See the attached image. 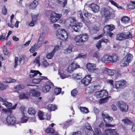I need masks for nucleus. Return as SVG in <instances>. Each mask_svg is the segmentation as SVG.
Listing matches in <instances>:
<instances>
[{"label": "nucleus", "mask_w": 135, "mask_h": 135, "mask_svg": "<svg viewBox=\"0 0 135 135\" xmlns=\"http://www.w3.org/2000/svg\"><path fill=\"white\" fill-rule=\"evenodd\" d=\"M61 14H58L54 12L51 13L50 15V20L52 23H54L59 20L61 17Z\"/></svg>", "instance_id": "9"}, {"label": "nucleus", "mask_w": 135, "mask_h": 135, "mask_svg": "<svg viewBox=\"0 0 135 135\" xmlns=\"http://www.w3.org/2000/svg\"><path fill=\"white\" fill-rule=\"evenodd\" d=\"M40 57L39 56H38L36 57L35 60H34V61L33 62V63L35 64H39L38 66H39L40 65Z\"/></svg>", "instance_id": "53"}, {"label": "nucleus", "mask_w": 135, "mask_h": 135, "mask_svg": "<svg viewBox=\"0 0 135 135\" xmlns=\"http://www.w3.org/2000/svg\"><path fill=\"white\" fill-rule=\"evenodd\" d=\"M126 81L124 80H121L118 81H116L115 83L114 88L117 90L122 89L126 86Z\"/></svg>", "instance_id": "6"}, {"label": "nucleus", "mask_w": 135, "mask_h": 135, "mask_svg": "<svg viewBox=\"0 0 135 135\" xmlns=\"http://www.w3.org/2000/svg\"><path fill=\"white\" fill-rule=\"evenodd\" d=\"M122 121L124 123L127 124H131L132 122L129 119L127 118L126 119H123L122 120Z\"/></svg>", "instance_id": "51"}, {"label": "nucleus", "mask_w": 135, "mask_h": 135, "mask_svg": "<svg viewBox=\"0 0 135 135\" xmlns=\"http://www.w3.org/2000/svg\"><path fill=\"white\" fill-rule=\"evenodd\" d=\"M33 97H38L40 95L41 93L39 92L36 91L35 89L31 90L29 92H27L25 93H21L19 94L18 97L19 99H28V97L31 96V94Z\"/></svg>", "instance_id": "1"}, {"label": "nucleus", "mask_w": 135, "mask_h": 135, "mask_svg": "<svg viewBox=\"0 0 135 135\" xmlns=\"http://www.w3.org/2000/svg\"><path fill=\"white\" fill-rule=\"evenodd\" d=\"M84 15L86 17L88 18H90L91 17L92 15L91 13H88V12L85 11Z\"/></svg>", "instance_id": "50"}, {"label": "nucleus", "mask_w": 135, "mask_h": 135, "mask_svg": "<svg viewBox=\"0 0 135 135\" xmlns=\"http://www.w3.org/2000/svg\"><path fill=\"white\" fill-rule=\"evenodd\" d=\"M2 12L3 14L4 15L7 14V9L6 8L5 6H4L3 8L2 9Z\"/></svg>", "instance_id": "55"}, {"label": "nucleus", "mask_w": 135, "mask_h": 135, "mask_svg": "<svg viewBox=\"0 0 135 135\" xmlns=\"http://www.w3.org/2000/svg\"><path fill=\"white\" fill-rule=\"evenodd\" d=\"M25 87V86L22 84L18 85L14 87V88L17 90H21L23 89Z\"/></svg>", "instance_id": "33"}, {"label": "nucleus", "mask_w": 135, "mask_h": 135, "mask_svg": "<svg viewBox=\"0 0 135 135\" xmlns=\"http://www.w3.org/2000/svg\"><path fill=\"white\" fill-rule=\"evenodd\" d=\"M5 102L3 104L6 107L9 108L12 106V104L11 103L8 102H7L6 100Z\"/></svg>", "instance_id": "54"}, {"label": "nucleus", "mask_w": 135, "mask_h": 135, "mask_svg": "<svg viewBox=\"0 0 135 135\" xmlns=\"http://www.w3.org/2000/svg\"><path fill=\"white\" fill-rule=\"evenodd\" d=\"M101 41L100 40L98 41L97 43L96 44V46L98 49H100L101 47Z\"/></svg>", "instance_id": "62"}, {"label": "nucleus", "mask_w": 135, "mask_h": 135, "mask_svg": "<svg viewBox=\"0 0 135 135\" xmlns=\"http://www.w3.org/2000/svg\"><path fill=\"white\" fill-rule=\"evenodd\" d=\"M124 37V40L128 39L132 37V35L131 33L129 32H123Z\"/></svg>", "instance_id": "32"}, {"label": "nucleus", "mask_w": 135, "mask_h": 135, "mask_svg": "<svg viewBox=\"0 0 135 135\" xmlns=\"http://www.w3.org/2000/svg\"><path fill=\"white\" fill-rule=\"evenodd\" d=\"M3 81L4 82L6 83H10L15 82L16 81V80L15 79L9 78L4 80Z\"/></svg>", "instance_id": "38"}, {"label": "nucleus", "mask_w": 135, "mask_h": 135, "mask_svg": "<svg viewBox=\"0 0 135 135\" xmlns=\"http://www.w3.org/2000/svg\"><path fill=\"white\" fill-rule=\"evenodd\" d=\"M57 37L64 41H66L68 37L67 33L64 29H60L57 31Z\"/></svg>", "instance_id": "3"}, {"label": "nucleus", "mask_w": 135, "mask_h": 135, "mask_svg": "<svg viewBox=\"0 0 135 135\" xmlns=\"http://www.w3.org/2000/svg\"><path fill=\"white\" fill-rule=\"evenodd\" d=\"M117 105L120 110L124 112H126L128 110V106L124 102L122 101H117Z\"/></svg>", "instance_id": "5"}, {"label": "nucleus", "mask_w": 135, "mask_h": 135, "mask_svg": "<svg viewBox=\"0 0 135 135\" xmlns=\"http://www.w3.org/2000/svg\"><path fill=\"white\" fill-rule=\"evenodd\" d=\"M73 47L72 46H69L68 48L65 50L64 53L66 54L71 53L72 51Z\"/></svg>", "instance_id": "42"}, {"label": "nucleus", "mask_w": 135, "mask_h": 135, "mask_svg": "<svg viewBox=\"0 0 135 135\" xmlns=\"http://www.w3.org/2000/svg\"><path fill=\"white\" fill-rule=\"evenodd\" d=\"M54 54L52 51L47 54L46 56V58L48 59H51L53 57Z\"/></svg>", "instance_id": "46"}, {"label": "nucleus", "mask_w": 135, "mask_h": 135, "mask_svg": "<svg viewBox=\"0 0 135 135\" xmlns=\"http://www.w3.org/2000/svg\"><path fill=\"white\" fill-rule=\"evenodd\" d=\"M99 30V28L98 27L95 26L91 28V32L93 31L94 33H96L97 31H98Z\"/></svg>", "instance_id": "49"}, {"label": "nucleus", "mask_w": 135, "mask_h": 135, "mask_svg": "<svg viewBox=\"0 0 135 135\" xmlns=\"http://www.w3.org/2000/svg\"><path fill=\"white\" fill-rule=\"evenodd\" d=\"M102 116L103 118L104 121L106 123H110L113 120V118L109 116L108 114H106L102 113Z\"/></svg>", "instance_id": "17"}, {"label": "nucleus", "mask_w": 135, "mask_h": 135, "mask_svg": "<svg viewBox=\"0 0 135 135\" xmlns=\"http://www.w3.org/2000/svg\"><path fill=\"white\" fill-rule=\"evenodd\" d=\"M43 113L40 111H39L38 113V116L40 119L41 120H43L44 119H46L47 120H49L51 118V116L50 115H48L47 114L46 115V118H45L43 117Z\"/></svg>", "instance_id": "20"}, {"label": "nucleus", "mask_w": 135, "mask_h": 135, "mask_svg": "<svg viewBox=\"0 0 135 135\" xmlns=\"http://www.w3.org/2000/svg\"><path fill=\"white\" fill-rule=\"evenodd\" d=\"M124 57L129 63L133 59L132 55L129 53H127L126 55Z\"/></svg>", "instance_id": "30"}, {"label": "nucleus", "mask_w": 135, "mask_h": 135, "mask_svg": "<svg viewBox=\"0 0 135 135\" xmlns=\"http://www.w3.org/2000/svg\"><path fill=\"white\" fill-rule=\"evenodd\" d=\"M7 86L4 85L3 84L0 82V91H3L6 89Z\"/></svg>", "instance_id": "47"}, {"label": "nucleus", "mask_w": 135, "mask_h": 135, "mask_svg": "<svg viewBox=\"0 0 135 135\" xmlns=\"http://www.w3.org/2000/svg\"><path fill=\"white\" fill-rule=\"evenodd\" d=\"M131 2L132 3H130L128 5V6L129 9H134L135 8V2L131 1Z\"/></svg>", "instance_id": "43"}, {"label": "nucleus", "mask_w": 135, "mask_h": 135, "mask_svg": "<svg viewBox=\"0 0 135 135\" xmlns=\"http://www.w3.org/2000/svg\"><path fill=\"white\" fill-rule=\"evenodd\" d=\"M104 134V135H119L117 130L111 128L105 129Z\"/></svg>", "instance_id": "13"}, {"label": "nucleus", "mask_w": 135, "mask_h": 135, "mask_svg": "<svg viewBox=\"0 0 135 135\" xmlns=\"http://www.w3.org/2000/svg\"><path fill=\"white\" fill-rule=\"evenodd\" d=\"M124 32L120 33L117 35L116 39L119 41H122L124 40Z\"/></svg>", "instance_id": "24"}, {"label": "nucleus", "mask_w": 135, "mask_h": 135, "mask_svg": "<svg viewBox=\"0 0 135 135\" xmlns=\"http://www.w3.org/2000/svg\"><path fill=\"white\" fill-rule=\"evenodd\" d=\"M45 132L47 134H49L50 133L53 134L54 133V129L52 128L49 127L47 128L45 131Z\"/></svg>", "instance_id": "40"}, {"label": "nucleus", "mask_w": 135, "mask_h": 135, "mask_svg": "<svg viewBox=\"0 0 135 135\" xmlns=\"http://www.w3.org/2000/svg\"><path fill=\"white\" fill-rule=\"evenodd\" d=\"M78 91L76 89H75L72 90L71 92V94L72 96L75 97L78 94Z\"/></svg>", "instance_id": "48"}, {"label": "nucleus", "mask_w": 135, "mask_h": 135, "mask_svg": "<svg viewBox=\"0 0 135 135\" xmlns=\"http://www.w3.org/2000/svg\"><path fill=\"white\" fill-rule=\"evenodd\" d=\"M59 49V45L56 46L55 47L53 50L52 51V52L55 54V53L56 51H58Z\"/></svg>", "instance_id": "64"}, {"label": "nucleus", "mask_w": 135, "mask_h": 135, "mask_svg": "<svg viewBox=\"0 0 135 135\" xmlns=\"http://www.w3.org/2000/svg\"><path fill=\"white\" fill-rule=\"evenodd\" d=\"M102 71L104 75H108L109 76H113L116 73L114 70L110 69L107 68H103Z\"/></svg>", "instance_id": "11"}, {"label": "nucleus", "mask_w": 135, "mask_h": 135, "mask_svg": "<svg viewBox=\"0 0 135 135\" xmlns=\"http://www.w3.org/2000/svg\"><path fill=\"white\" fill-rule=\"evenodd\" d=\"M61 89L60 88H56L54 89V93L56 95L59 94L61 93Z\"/></svg>", "instance_id": "39"}, {"label": "nucleus", "mask_w": 135, "mask_h": 135, "mask_svg": "<svg viewBox=\"0 0 135 135\" xmlns=\"http://www.w3.org/2000/svg\"><path fill=\"white\" fill-rule=\"evenodd\" d=\"M54 86V84L50 81H47L44 85L42 88V91L45 93L49 91L51 87Z\"/></svg>", "instance_id": "7"}, {"label": "nucleus", "mask_w": 135, "mask_h": 135, "mask_svg": "<svg viewBox=\"0 0 135 135\" xmlns=\"http://www.w3.org/2000/svg\"><path fill=\"white\" fill-rule=\"evenodd\" d=\"M112 5L117 7L119 9H123L122 6H120L118 4L116 3L115 2L113 3V4Z\"/></svg>", "instance_id": "57"}, {"label": "nucleus", "mask_w": 135, "mask_h": 135, "mask_svg": "<svg viewBox=\"0 0 135 135\" xmlns=\"http://www.w3.org/2000/svg\"><path fill=\"white\" fill-rule=\"evenodd\" d=\"M37 3L36 2V1H34L31 4V6L33 8H36L37 6Z\"/></svg>", "instance_id": "59"}, {"label": "nucleus", "mask_w": 135, "mask_h": 135, "mask_svg": "<svg viewBox=\"0 0 135 135\" xmlns=\"http://www.w3.org/2000/svg\"><path fill=\"white\" fill-rule=\"evenodd\" d=\"M101 14L102 16L105 17V20L107 21L110 18L111 15V13L108 9L106 8H102L101 11Z\"/></svg>", "instance_id": "8"}, {"label": "nucleus", "mask_w": 135, "mask_h": 135, "mask_svg": "<svg viewBox=\"0 0 135 135\" xmlns=\"http://www.w3.org/2000/svg\"><path fill=\"white\" fill-rule=\"evenodd\" d=\"M129 63V62L124 57L123 58L120 62L121 66H128Z\"/></svg>", "instance_id": "28"}, {"label": "nucleus", "mask_w": 135, "mask_h": 135, "mask_svg": "<svg viewBox=\"0 0 135 135\" xmlns=\"http://www.w3.org/2000/svg\"><path fill=\"white\" fill-rule=\"evenodd\" d=\"M88 39V35L86 33H85L76 36L74 38V40L77 45L80 46L86 42Z\"/></svg>", "instance_id": "2"}, {"label": "nucleus", "mask_w": 135, "mask_h": 135, "mask_svg": "<svg viewBox=\"0 0 135 135\" xmlns=\"http://www.w3.org/2000/svg\"><path fill=\"white\" fill-rule=\"evenodd\" d=\"M28 120L27 117H25L24 115L21 118V121L23 123L26 122Z\"/></svg>", "instance_id": "58"}, {"label": "nucleus", "mask_w": 135, "mask_h": 135, "mask_svg": "<svg viewBox=\"0 0 135 135\" xmlns=\"http://www.w3.org/2000/svg\"><path fill=\"white\" fill-rule=\"evenodd\" d=\"M109 55H105L102 58L101 61L105 63L110 62Z\"/></svg>", "instance_id": "23"}, {"label": "nucleus", "mask_w": 135, "mask_h": 135, "mask_svg": "<svg viewBox=\"0 0 135 135\" xmlns=\"http://www.w3.org/2000/svg\"><path fill=\"white\" fill-rule=\"evenodd\" d=\"M41 78L38 79H35L32 80L33 83L36 84H38L40 82H45V81H47L48 80V79L45 76H41Z\"/></svg>", "instance_id": "18"}, {"label": "nucleus", "mask_w": 135, "mask_h": 135, "mask_svg": "<svg viewBox=\"0 0 135 135\" xmlns=\"http://www.w3.org/2000/svg\"><path fill=\"white\" fill-rule=\"evenodd\" d=\"M47 108L49 110L54 111L57 109V107L55 105L49 104L48 105Z\"/></svg>", "instance_id": "31"}, {"label": "nucleus", "mask_w": 135, "mask_h": 135, "mask_svg": "<svg viewBox=\"0 0 135 135\" xmlns=\"http://www.w3.org/2000/svg\"><path fill=\"white\" fill-rule=\"evenodd\" d=\"M91 80V76H85L81 80V82L85 86H86L90 83Z\"/></svg>", "instance_id": "16"}, {"label": "nucleus", "mask_w": 135, "mask_h": 135, "mask_svg": "<svg viewBox=\"0 0 135 135\" xmlns=\"http://www.w3.org/2000/svg\"><path fill=\"white\" fill-rule=\"evenodd\" d=\"M30 73L33 74H30V76H36L38 74H39L40 76L42 75V74L38 70H31Z\"/></svg>", "instance_id": "35"}, {"label": "nucleus", "mask_w": 135, "mask_h": 135, "mask_svg": "<svg viewBox=\"0 0 135 135\" xmlns=\"http://www.w3.org/2000/svg\"><path fill=\"white\" fill-rule=\"evenodd\" d=\"M115 28L113 24L106 25L104 28V35H105L107 34L108 32L112 31L115 29Z\"/></svg>", "instance_id": "12"}, {"label": "nucleus", "mask_w": 135, "mask_h": 135, "mask_svg": "<svg viewBox=\"0 0 135 135\" xmlns=\"http://www.w3.org/2000/svg\"><path fill=\"white\" fill-rule=\"evenodd\" d=\"M68 20L70 22V25L71 26L73 27L76 24V21L75 19V18L73 17L69 18L68 19Z\"/></svg>", "instance_id": "27"}, {"label": "nucleus", "mask_w": 135, "mask_h": 135, "mask_svg": "<svg viewBox=\"0 0 135 135\" xmlns=\"http://www.w3.org/2000/svg\"><path fill=\"white\" fill-rule=\"evenodd\" d=\"M40 36L44 37L46 34L47 33V29L45 28H41L40 30Z\"/></svg>", "instance_id": "29"}, {"label": "nucleus", "mask_w": 135, "mask_h": 135, "mask_svg": "<svg viewBox=\"0 0 135 135\" xmlns=\"http://www.w3.org/2000/svg\"><path fill=\"white\" fill-rule=\"evenodd\" d=\"M129 20V18L127 16H124L121 19V21L125 23L128 22Z\"/></svg>", "instance_id": "41"}, {"label": "nucleus", "mask_w": 135, "mask_h": 135, "mask_svg": "<svg viewBox=\"0 0 135 135\" xmlns=\"http://www.w3.org/2000/svg\"><path fill=\"white\" fill-rule=\"evenodd\" d=\"M78 16H79V18L80 19L81 21L85 23V21L82 15V12L81 11H79L78 12Z\"/></svg>", "instance_id": "44"}, {"label": "nucleus", "mask_w": 135, "mask_h": 135, "mask_svg": "<svg viewBox=\"0 0 135 135\" xmlns=\"http://www.w3.org/2000/svg\"><path fill=\"white\" fill-rule=\"evenodd\" d=\"M105 97V98H104L101 99L100 100L99 102L100 103H104L107 100L109 97Z\"/></svg>", "instance_id": "56"}, {"label": "nucleus", "mask_w": 135, "mask_h": 135, "mask_svg": "<svg viewBox=\"0 0 135 135\" xmlns=\"http://www.w3.org/2000/svg\"><path fill=\"white\" fill-rule=\"evenodd\" d=\"M108 95V92L106 90H103L100 91H97L96 92V95L98 98L107 97Z\"/></svg>", "instance_id": "15"}, {"label": "nucleus", "mask_w": 135, "mask_h": 135, "mask_svg": "<svg viewBox=\"0 0 135 135\" xmlns=\"http://www.w3.org/2000/svg\"><path fill=\"white\" fill-rule=\"evenodd\" d=\"M98 86L97 85L90 86L87 88V90L88 91L89 93H93L94 90H96L97 89V87Z\"/></svg>", "instance_id": "26"}, {"label": "nucleus", "mask_w": 135, "mask_h": 135, "mask_svg": "<svg viewBox=\"0 0 135 135\" xmlns=\"http://www.w3.org/2000/svg\"><path fill=\"white\" fill-rule=\"evenodd\" d=\"M82 26L83 24L81 23H77L73 27L74 30L76 32H78L80 31V28Z\"/></svg>", "instance_id": "22"}, {"label": "nucleus", "mask_w": 135, "mask_h": 135, "mask_svg": "<svg viewBox=\"0 0 135 135\" xmlns=\"http://www.w3.org/2000/svg\"><path fill=\"white\" fill-rule=\"evenodd\" d=\"M41 46V44H35L33 46L31 47L30 49V51L31 52L33 53L36 50L39 49Z\"/></svg>", "instance_id": "25"}, {"label": "nucleus", "mask_w": 135, "mask_h": 135, "mask_svg": "<svg viewBox=\"0 0 135 135\" xmlns=\"http://www.w3.org/2000/svg\"><path fill=\"white\" fill-rule=\"evenodd\" d=\"M31 15L32 18V20L33 21L35 22L37 19L38 15H34L33 14H32Z\"/></svg>", "instance_id": "52"}, {"label": "nucleus", "mask_w": 135, "mask_h": 135, "mask_svg": "<svg viewBox=\"0 0 135 135\" xmlns=\"http://www.w3.org/2000/svg\"><path fill=\"white\" fill-rule=\"evenodd\" d=\"M79 67L80 66L79 65H78L76 62L74 61L69 66L67 71L68 72L71 73L77 68H79Z\"/></svg>", "instance_id": "14"}, {"label": "nucleus", "mask_w": 135, "mask_h": 135, "mask_svg": "<svg viewBox=\"0 0 135 135\" xmlns=\"http://www.w3.org/2000/svg\"><path fill=\"white\" fill-rule=\"evenodd\" d=\"M86 68L90 72L98 74L100 72V70L98 68H96L95 64L90 63H88L86 65Z\"/></svg>", "instance_id": "4"}, {"label": "nucleus", "mask_w": 135, "mask_h": 135, "mask_svg": "<svg viewBox=\"0 0 135 135\" xmlns=\"http://www.w3.org/2000/svg\"><path fill=\"white\" fill-rule=\"evenodd\" d=\"M28 112L29 114L34 115L35 114L36 112L34 108L32 107H30L28 109Z\"/></svg>", "instance_id": "34"}, {"label": "nucleus", "mask_w": 135, "mask_h": 135, "mask_svg": "<svg viewBox=\"0 0 135 135\" xmlns=\"http://www.w3.org/2000/svg\"><path fill=\"white\" fill-rule=\"evenodd\" d=\"M43 65L45 67H46L49 65V64L46 60L44 59L43 61Z\"/></svg>", "instance_id": "63"}, {"label": "nucleus", "mask_w": 135, "mask_h": 135, "mask_svg": "<svg viewBox=\"0 0 135 135\" xmlns=\"http://www.w3.org/2000/svg\"><path fill=\"white\" fill-rule=\"evenodd\" d=\"M6 120L8 124L10 125H13L17 123L16 118L12 115L8 116L6 118Z\"/></svg>", "instance_id": "10"}, {"label": "nucleus", "mask_w": 135, "mask_h": 135, "mask_svg": "<svg viewBox=\"0 0 135 135\" xmlns=\"http://www.w3.org/2000/svg\"><path fill=\"white\" fill-rule=\"evenodd\" d=\"M80 108L81 111L83 113H87L89 112L88 109L86 107H80Z\"/></svg>", "instance_id": "37"}, {"label": "nucleus", "mask_w": 135, "mask_h": 135, "mask_svg": "<svg viewBox=\"0 0 135 135\" xmlns=\"http://www.w3.org/2000/svg\"><path fill=\"white\" fill-rule=\"evenodd\" d=\"M115 73H116L115 76H119V75H123V73H122L121 71L119 70H117Z\"/></svg>", "instance_id": "61"}, {"label": "nucleus", "mask_w": 135, "mask_h": 135, "mask_svg": "<svg viewBox=\"0 0 135 135\" xmlns=\"http://www.w3.org/2000/svg\"><path fill=\"white\" fill-rule=\"evenodd\" d=\"M90 7L94 12H98L99 11V6L97 5L92 3L89 5Z\"/></svg>", "instance_id": "19"}, {"label": "nucleus", "mask_w": 135, "mask_h": 135, "mask_svg": "<svg viewBox=\"0 0 135 135\" xmlns=\"http://www.w3.org/2000/svg\"><path fill=\"white\" fill-rule=\"evenodd\" d=\"M110 60V62L112 63L115 62L119 59V57L117 54L114 53L111 55H109Z\"/></svg>", "instance_id": "21"}, {"label": "nucleus", "mask_w": 135, "mask_h": 135, "mask_svg": "<svg viewBox=\"0 0 135 135\" xmlns=\"http://www.w3.org/2000/svg\"><path fill=\"white\" fill-rule=\"evenodd\" d=\"M95 132H93V135H101L102 134L101 131L98 128H95L94 129Z\"/></svg>", "instance_id": "36"}, {"label": "nucleus", "mask_w": 135, "mask_h": 135, "mask_svg": "<svg viewBox=\"0 0 135 135\" xmlns=\"http://www.w3.org/2000/svg\"><path fill=\"white\" fill-rule=\"evenodd\" d=\"M86 56V55H83L82 54H79L77 56L76 58V59H77L78 58L81 57L82 58H85Z\"/></svg>", "instance_id": "60"}, {"label": "nucleus", "mask_w": 135, "mask_h": 135, "mask_svg": "<svg viewBox=\"0 0 135 135\" xmlns=\"http://www.w3.org/2000/svg\"><path fill=\"white\" fill-rule=\"evenodd\" d=\"M57 2L59 3L63 4V6L64 7L67 3V0H57Z\"/></svg>", "instance_id": "45"}]
</instances>
